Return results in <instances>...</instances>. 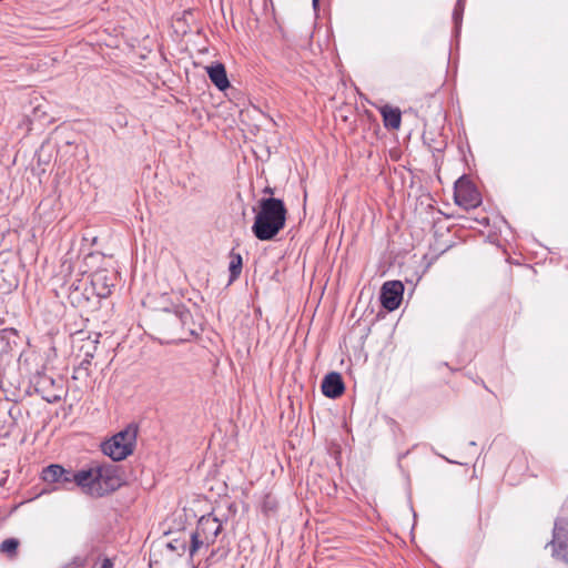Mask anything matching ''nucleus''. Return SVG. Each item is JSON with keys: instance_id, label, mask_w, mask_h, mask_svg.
Here are the masks:
<instances>
[{"instance_id": "obj_1", "label": "nucleus", "mask_w": 568, "mask_h": 568, "mask_svg": "<svg viewBox=\"0 0 568 568\" xmlns=\"http://www.w3.org/2000/svg\"><path fill=\"white\" fill-rule=\"evenodd\" d=\"M164 304L155 317V329L163 344H179L191 341L199 335V325L190 310L183 304L169 303L166 294L162 296Z\"/></svg>"}, {"instance_id": "obj_2", "label": "nucleus", "mask_w": 568, "mask_h": 568, "mask_svg": "<svg viewBox=\"0 0 568 568\" xmlns=\"http://www.w3.org/2000/svg\"><path fill=\"white\" fill-rule=\"evenodd\" d=\"M222 521L212 514L204 515L197 520L196 527L189 534V556L193 559L196 555L205 554L216 541L222 532Z\"/></svg>"}, {"instance_id": "obj_3", "label": "nucleus", "mask_w": 568, "mask_h": 568, "mask_svg": "<svg viewBox=\"0 0 568 568\" xmlns=\"http://www.w3.org/2000/svg\"><path fill=\"white\" fill-rule=\"evenodd\" d=\"M136 442V428L128 426L102 444V452L113 462L125 459L133 453Z\"/></svg>"}, {"instance_id": "obj_4", "label": "nucleus", "mask_w": 568, "mask_h": 568, "mask_svg": "<svg viewBox=\"0 0 568 568\" xmlns=\"http://www.w3.org/2000/svg\"><path fill=\"white\" fill-rule=\"evenodd\" d=\"M125 484L123 469L114 464H97L95 497L109 495Z\"/></svg>"}, {"instance_id": "obj_5", "label": "nucleus", "mask_w": 568, "mask_h": 568, "mask_svg": "<svg viewBox=\"0 0 568 568\" xmlns=\"http://www.w3.org/2000/svg\"><path fill=\"white\" fill-rule=\"evenodd\" d=\"M286 223V215H255L252 232L260 241L273 240Z\"/></svg>"}, {"instance_id": "obj_6", "label": "nucleus", "mask_w": 568, "mask_h": 568, "mask_svg": "<svg viewBox=\"0 0 568 568\" xmlns=\"http://www.w3.org/2000/svg\"><path fill=\"white\" fill-rule=\"evenodd\" d=\"M547 546L551 547L555 559L568 562V517H558L555 520L552 539Z\"/></svg>"}, {"instance_id": "obj_7", "label": "nucleus", "mask_w": 568, "mask_h": 568, "mask_svg": "<svg viewBox=\"0 0 568 568\" xmlns=\"http://www.w3.org/2000/svg\"><path fill=\"white\" fill-rule=\"evenodd\" d=\"M454 197L456 204L466 211L476 209L481 202L480 193L476 186L465 176L456 181Z\"/></svg>"}, {"instance_id": "obj_8", "label": "nucleus", "mask_w": 568, "mask_h": 568, "mask_svg": "<svg viewBox=\"0 0 568 568\" xmlns=\"http://www.w3.org/2000/svg\"><path fill=\"white\" fill-rule=\"evenodd\" d=\"M404 285L399 281H387L381 290V303L384 308L392 312L399 307L403 301Z\"/></svg>"}, {"instance_id": "obj_9", "label": "nucleus", "mask_w": 568, "mask_h": 568, "mask_svg": "<svg viewBox=\"0 0 568 568\" xmlns=\"http://www.w3.org/2000/svg\"><path fill=\"white\" fill-rule=\"evenodd\" d=\"M116 275L108 270H98L91 275L92 290L99 298H106L115 286Z\"/></svg>"}, {"instance_id": "obj_10", "label": "nucleus", "mask_w": 568, "mask_h": 568, "mask_svg": "<svg viewBox=\"0 0 568 568\" xmlns=\"http://www.w3.org/2000/svg\"><path fill=\"white\" fill-rule=\"evenodd\" d=\"M73 480L74 488L79 487L84 494L95 497L93 491L97 487V465L74 471Z\"/></svg>"}, {"instance_id": "obj_11", "label": "nucleus", "mask_w": 568, "mask_h": 568, "mask_svg": "<svg viewBox=\"0 0 568 568\" xmlns=\"http://www.w3.org/2000/svg\"><path fill=\"white\" fill-rule=\"evenodd\" d=\"M273 193L274 191L270 186L263 190V196L257 202L258 211L254 207V213H287L284 202L273 197Z\"/></svg>"}, {"instance_id": "obj_12", "label": "nucleus", "mask_w": 568, "mask_h": 568, "mask_svg": "<svg viewBox=\"0 0 568 568\" xmlns=\"http://www.w3.org/2000/svg\"><path fill=\"white\" fill-rule=\"evenodd\" d=\"M322 393L332 399L338 398L345 390L342 375L337 372H331L324 376L321 385Z\"/></svg>"}, {"instance_id": "obj_13", "label": "nucleus", "mask_w": 568, "mask_h": 568, "mask_svg": "<svg viewBox=\"0 0 568 568\" xmlns=\"http://www.w3.org/2000/svg\"><path fill=\"white\" fill-rule=\"evenodd\" d=\"M475 222L484 227H490V224L493 223V226L487 234L490 242H495L497 240V235L503 232V227H508V222L505 220L504 215H493V219H490L489 215H480V219L476 217Z\"/></svg>"}, {"instance_id": "obj_14", "label": "nucleus", "mask_w": 568, "mask_h": 568, "mask_svg": "<svg viewBox=\"0 0 568 568\" xmlns=\"http://www.w3.org/2000/svg\"><path fill=\"white\" fill-rule=\"evenodd\" d=\"M383 116L384 126L388 130H398L402 124V112L399 108L392 105H383L379 108Z\"/></svg>"}, {"instance_id": "obj_15", "label": "nucleus", "mask_w": 568, "mask_h": 568, "mask_svg": "<svg viewBox=\"0 0 568 568\" xmlns=\"http://www.w3.org/2000/svg\"><path fill=\"white\" fill-rule=\"evenodd\" d=\"M206 72L209 74L212 83L221 91L227 89L230 87V82L226 75V70L224 64L215 63L206 67Z\"/></svg>"}, {"instance_id": "obj_16", "label": "nucleus", "mask_w": 568, "mask_h": 568, "mask_svg": "<svg viewBox=\"0 0 568 568\" xmlns=\"http://www.w3.org/2000/svg\"><path fill=\"white\" fill-rule=\"evenodd\" d=\"M230 263H229V284L234 283L241 275L243 268V258L242 255L235 250H232L229 254Z\"/></svg>"}, {"instance_id": "obj_17", "label": "nucleus", "mask_w": 568, "mask_h": 568, "mask_svg": "<svg viewBox=\"0 0 568 568\" xmlns=\"http://www.w3.org/2000/svg\"><path fill=\"white\" fill-rule=\"evenodd\" d=\"M189 545H190L189 535H186L183 531V532H180V535L176 538L171 539L166 544V547H168V549L175 552L176 555L182 556L185 554L186 550L189 551Z\"/></svg>"}, {"instance_id": "obj_18", "label": "nucleus", "mask_w": 568, "mask_h": 568, "mask_svg": "<svg viewBox=\"0 0 568 568\" xmlns=\"http://www.w3.org/2000/svg\"><path fill=\"white\" fill-rule=\"evenodd\" d=\"M64 474V467L59 464H51L43 468L41 478L47 484H57Z\"/></svg>"}, {"instance_id": "obj_19", "label": "nucleus", "mask_w": 568, "mask_h": 568, "mask_svg": "<svg viewBox=\"0 0 568 568\" xmlns=\"http://www.w3.org/2000/svg\"><path fill=\"white\" fill-rule=\"evenodd\" d=\"M74 471L72 469H65L64 474L59 478V481L57 483L59 485L58 488L64 489V490H72L74 489V480H73Z\"/></svg>"}, {"instance_id": "obj_20", "label": "nucleus", "mask_w": 568, "mask_h": 568, "mask_svg": "<svg viewBox=\"0 0 568 568\" xmlns=\"http://www.w3.org/2000/svg\"><path fill=\"white\" fill-rule=\"evenodd\" d=\"M19 547V540L16 538H7L4 539L0 545V550L3 554H7L9 556H13L17 554Z\"/></svg>"}, {"instance_id": "obj_21", "label": "nucleus", "mask_w": 568, "mask_h": 568, "mask_svg": "<svg viewBox=\"0 0 568 568\" xmlns=\"http://www.w3.org/2000/svg\"><path fill=\"white\" fill-rule=\"evenodd\" d=\"M93 354L87 353L84 358L80 362V364L74 368V374L84 373V376H90V367L92 363Z\"/></svg>"}, {"instance_id": "obj_22", "label": "nucleus", "mask_w": 568, "mask_h": 568, "mask_svg": "<svg viewBox=\"0 0 568 568\" xmlns=\"http://www.w3.org/2000/svg\"><path fill=\"white\" fill-rule=\"evenodd\" d=\"M417 201H419L420 205H425L426 209H432V202H433V199L429 194H423L420 195Z\"/></svg>"}, {"instance_id": "obj_23", "label": "nucleus", "mask_w": 568, "mask_h": 568, "mask_svg": "<svg viewBox=\"0 0 568 568\" xmlns=\"http://www.w3.org/2000/svg\"><path fill=\"white\" fill-rule=\"evenodd\" d=\"M42 398L50 404H54V403H58L61 400L60 395H49V396H43Z\"/></svg>"}, {"instance_id": "obj_24", "label": "nucleus", "mask_w": 568, "mask_h": 568, "mask_svg": "<svg viewBox=\"0 0 568 568\" xmlns=\"http://www.w3.org/2000/svg\"><path fill=\"white\" fill-rule=\"evenodd\" d=\"M113 561L110 558H104L100 568H113Z\"/></svg>"}, {"instance_id": "obj_25", "label": "nucleus", "mask_w": 568, "mask_h": 568, "mask_svg": "<svg viewBox=\"0 0 568 568\" xmlns=\"http://www.w3.org/2000/svg\"><path fill=\"white\" fill-rule=\"evenodd\" d=\"M47 383H48V384L53 385V384H54V379H53V378H51V377H47V376H44V377H42V378H41V381L39 382V385L47 384Z\"/></svg>"}, {"instance_id": "obj_26", "label": "nucleus", "mask_w": 568, "mask_h": 568, "mask_svg": "<svg viewBox=\"0 0 568 568\" xmlns=\"http://www.w3.org/2000/svg\"><path fill=\"white\" fill-rule=\"evenodd\" d=\"M73 562H74V565L82 566L84 564V559H82L80 557H75L73 559Z\"/></svg>"}, {"instance_id": "obj_27", "label": "nucleus", "mask_w": 568, "mask_h": 568, "mask_svg": "<svg viewBox=\"0 0 568 568\" xmlns=\"http://www.w3.org/2000/svg\"><path fill=\"white\" fill-rule=\"evenodd\" d=\"M445 217H447V219L457 217L459 220L467 219L466 215H450V214L445 215Z\"/></svg>"}, {"instance_id": "obj_28", "label": "nucleus", "mask_w": 568, "mask_h": 568, "mask_svg": "<svg viewBox=\"0 0 568 568\" xmlns=\"http://www.w3.org/2000/svg\"><path fill=\"white\" fill-rule=\"evenodd\" d=\"M214 555H215V550H212V551H211V554H210V556L207 557V559H210V558L214 557Z\"/></svg>"}, {"instance_id": "obj_29", "label": "nucleus", "mask_w": 568, "mask_h": 568, "mask_svg": "<svg viewBox=\"0 0 568 568\" xmlns=\"http://www.w3.org/2000/svg\"><path fill=\"white\" fill-rule=\"evenodd\" d=\"M318 2H320V0H313V6L317 7Z\"/></svg>"}]
</instances>
